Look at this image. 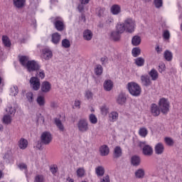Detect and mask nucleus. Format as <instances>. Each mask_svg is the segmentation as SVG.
Wrapping results in <instances>:
<instances>
[{
  "label": "nucleus",
  "mask_w": 182,
  "mask_h": 182,
  "mask_svg": "<svg viewBox=\"0 0 182 182\" xmlns=\"http://www.w3.org/2000/svg\"><path fill=\"white\" fill-rule=\"evenodd\" d=\"M110 38H111V39H112V41H119L120 40V33L119 32H117V31H112L111 33Z\"/></svg>",
  "instance_id": "33"
},
{
  "label": "nucleus",
  "mask_w": 182,
  "mask_h": 182,
  "mask_svg": "<svg viewBox=\"0 0 182 182\" xmlns=\"http://www.w3.org/2000/svg\"><path fill=\"white\" fill-rule=\"evenodd\" d=\"M126 95L123 93H120L117 98V102L118 105H124V103H126Z\"/></svg>",
  "instance_id": "22"
},
{
  "label": "nucleus",
  "mask_w": 182,
  "mask_h": 182,
  "mask_svg": "<svg viewBox=\"0 0 182 182\" xmlns=\"http://www.w3.org/2000/svg\"><path fill=\"white\" fill-rule=\"evenodd\" d=\"M92 38H93V33L92 31L87 29L83 32V39L85 41H92Z\"/></svg>",
  "instance_id": "19"
},
{
  "label": "nucleus",
  "mask_w": 182,
  "mask_h": 182,
  "mask_svg": "<svg viewBox=\"0 0 182 182\" xmlns=\"http://www.w3.org/2000/svg\"><path fill=\"white\" fill-rule=\"evenodd\" d=\"M124 26H125L126 32H128V33H133L134 29H136V22L132 18L125 19Z\"/></svg>",
  "instance_id": "4"
},
{
  "label": "nucleus",
  "mask_w": 182,
  "mask_h": 182,
  "mask_svg": "<svg viewBox=\"0 0 182 182\" xmlns=\"http://www.w3.org/2000/svg\"><path fill=\"white\" fill-rule=\"evenodd\" d=\"M85 173H86V172L85 171V168H79L77 170V177H83V176H85Z\"/></svg>",
  "instance_id": "49"
},
{
  "label": "nucleus",
  "mask_w": 182,
  "mask_h": 182,
  "mask_svg": "<svg viewBox=\"0 0 182 182\" xmlns=\"http://www.w3.org/2000/svg\"><path fill=\"white\" fill-rule=\"evenodd\" d=\"M101 182H110V176L109 175H107L101 179Z\"/></svg>",
  "instance_id": "58"
},
{
  "label": "nucleus",
  "mask_w": 182,
  "mask_h": 182,
  "mask_svg": "<svg viewBox=\"0 0 182 182\" xmlns=\"http://www.w3.org/2000/svg\"><path fill=\"white\" fill-rule=\"evenodd\" d=\"M3 123H4V124H11V123H12V117H11V115H4L3 117Z\"/></svg>",
  "instance_id": "42"
},
{
  "label": "nucleus",
  "mask_w": 182,
  "mask_h": 182,
  "mask_svg": "<svg viewBox=\"0 0 182 182\" xmlns=\"http://www.w3.org/2000/svg\"><path fill=\"white\" fill-rule=\"evenodd\" d=\"M144 169L139 168L135 171V177L136 178H144Z\"/></svg>",
  "instance_id": "32"
},
{
  "label": "nucleus",
  "mask_w": 182,
  "mask_h": 182,
  "mask_svg": "<svg viewBox=\"0 0 182 182\" xmlns=\"http://www.w3.org/2000/svg\"><path fill=\"white\" fill-rule=\"evenodd\" d=\"M99 151H100V156H109L110 149H109V146H107V145H102L100 147Z\"/></svg>",
  "instance_id": "15"
},
{
  "label": "nucleus",
  "mask_w": 182,
  "mask_h": 182,
  "mask_svg": "<svg viewBox=\"0 0 182 182\" xmlns=\"http://www.w3.org/2000/svg\"><path fill=\"white\" fill-rule=\"evenodd\" d=\"M139 134L141 137H146L147 134H149V131H147V128L141 127L139 130Z\"/></svg>",
  "instance_id": "37"
},
{
  "label": "nucleus",
  "mask_w": 182,
  "mask_h": 182,
  "mask_svg": "<svg viewBox=\"0 0 182 182\" xmlns=\"http://www.w3.org/2000/svg\"><path fill=\"white\" fill-rule=\"evenodd\" d=\"M30 84L33 90H39L41 87V81L36 77H32L30 79Z\"/></svg>",
  "instance_id": "9"
},
{
  "label": "nucleus",
  "mask_w": 182,
  "mask_h": 182,
  "mask_svg": "<svg viewBox=\"0 0 182 182\" xmlns=\"http://www.w3.org/2000/svg\"><path fill=\"white\" fill-rule=\"evenodd\" d=\"M160 108L157 106L156 104L151 105V113L153 116H159L160 115Z\"/></svg>",
  "instance_id": "16"
},
{
  "label": "nucleus",
  "mask_w": 182,
  "mask_h": 182,
  "mask_svg": "<svg viewBox=\"0 0 182 182\" xmlns=\"http://www.w3.org/2000/svg\"><path fill=\"white\" fill-rule=\"evenodd\" d=\"M17 166L20 170H26L28 168V166L24 163H20Z\"/></svg>",
  "instance_id": "57"
},
{
  "label": "nucleus",
  "mask_w": 182,
  "mask_h": 182,
  "mask_svg": "<svg viewBox=\"0 0 182 182\" xmlns=\"http://www.w3.org/2000/svg\"><path fill=\"white\" fill-rule=\"evenodd\" d=\"M164 58L167 62H171V60H173V53L168 50H165L164 53Z\"/></svg>",
  "instance_id": "25"
},
{
  "label": "nucleus",
  "mask_w": 182,
  "mask_h": 182,
  "mask_svg": "<svg viewBox=\"0 0 182 182\" xmlns=\"http://www.w3.org/2000/svg\"><path fill=\"white\" fill-rule=\"evenodd\" d=\"M155 50L157 52L158 54L161 53L163 52V48L157 46L156 48H155Z\"/></svg>",
  "instance_id": "61"
},
{
  "label": "nucleus",
  "mask_w": 182,
  "mask_h": 182,
  "mask_svg": "<svg viewBox=\"0 0 182 182\" xmlns=\"http://www.w3.org/2000/svg\"><path fill=\"white\" fill-rule=\"evenodd\" d=\"M141 53V50H140V48L138 47L134 48L132 51V53L134 58H137V56H139Z\"/></svg>",
  "instance_id": "46"
},
{
  "label": "nucleus",
  "mask_w": 182,
  "mask_h": 182,
  "mask_svg": "<svg viewBox=\"0 0 182 182\" xmlns=\"http://www.w3.org/2000/svg\"><path fill=\"white\" fill-rule=\"evenodd\" d=\"M36 102H37L38 105L41 106V107L45 106V103H46L45 97L38 96L37 97Z\"/></svg>",
  "instance_id": "40"
},
{
  "label": "nucleus",
  "mask_w": 182,
  "mask_h": 182,
  "mask_svg": "<svg viewBox=\"0 0 182 182\" xmlns=\"http://www.w3.org/2000/svg\"><path fill=\"white\" fill-rule=\"evenodd\" d=\"M159 109L164 114H167L170 110V102L166 98H161L159 101Z\"/></svg>",
  "instance_id": "3"
},
{
  "label": "nucleus",
  "mask_w": 182,
  "mask_h": 182,
  "mask_svg": "<svg viewBox=\"0 0 182 182\" xmlns=\"http://www.w3.org/2000/svg\"><path fill=\"white\" fill-rule=\"evenodd\" d=\"M34 182H45V177L43 175H36L34 178Z\"/></svg>",
  "instance_id": "47"
},
{
  "label": "nucleus",
  "mask_w": 182,
  "mask_h": 182,
  "mask_svg": "<svg viewBox=\"0 0 182 182\" xmlns=\"http://www.w3.org/2000/svg\"><path fill=\"white\" fill-rule=\"evenodd\" d=\"M122 148H120V146H116L114 149V159H119V157H122Z\"/></svg>",
  "instance_id": "29"
},
{
  "label": "nucleus",
  "mask_w": 182,
  "mask_h": 182,
  "mask_svg": "<svg viewBox=\"0 0 182 182\" xmlns=\"http://www.w3.org/2000/svg\"><path fill=\"white\" fill-rule=\"evenodd\" d=\"M18 147L21 149V150H25V149L28 147V140L23 138L20 139L18 141Z\"/></svg>",
  "instance_id": "24"
},
{
  "label": "nucleus",
  "mask_w": 182,
  "mask_h": 182,
  "mask_svg": "<svg viewBox=\"0 0 182 182\" xmlns=\"http://www.w3.org/2000/svg\"><path fill=\"white\" fill-rule=\"evenodd\" d=\"M50 171H51V173H52V174H53V176H56V173H58V166L56 165L50 166Z\"/></svg>",
  "instance_id": "55"
},
{
  "label": "nucleus",
  "mask_w": 182,
  "mask_h": 182,
  "mask_svg": "<svg viewBox=\"0 0 182 182\" xmlns=\"http://www.w3.org/2000/svg\"><path fill=\"white\" fill-rule=\"evenodd\" d=\"M85 97L87 100H92L93 99V93L91 92L90 90H87L85 92Z\"/></svg>",
  "instance_id": "52"
},
{
  "label": "nucleus",
  "mask_w": 182,
  "mask_h": 182,
  "mask_svg": "<svg viewBox=\"0 0 182 182\" xmlns=\"http://www.w3.org/2000/svg\"><path fill=\"white\" fill-rule=\"evenodd\" d=\"M132 43L134 46H139L141 43V38L139 36H135L132 38Z\"/></svg>",
  "instance_id": "30"
},
{
  "label": "nucleus",
  "mask_w": 182,
  "mask_h": 182,
  "mask_svg": "<svg viewBox=\"0 0 182 182\" xmlns=\"http://www.w3.org/2000/svg\"><path fill=\"white\" fill-rule=\"evenodd\" d=\"M104 90L106 92H110L113 89V82L111 80H106L103 84Z\"/></svg>",
  "instance_id": "17"
},
{
  "label": "nucleus",
  "mask_w": 182,
  "mask_h": 182,
  "mask_svg": "<svg viewBox=\"0 0 182 182\" xmlns=\"http://www.w3.org/2000/svg\"><path fill=\"white\" fill-rule=\"evenodd\" d=\"M144 58L139 57L135 59V64L136 66H144Z\"/></svg>",
  "instance_id": "44"
},
{
  "label": "nucleus",
  "mask_w": 182,
  "mask_h": 182,
  "mask_svg": "<svg viewBox=\"0 0 182 182\" xmlns=\"http://www.w3.org/2000/svg\"><path fill=\"white\" fill-rule=\"evenodd\" d=\"M141 83L142 86H145V87H149V86H151V79L149 75H143L141 76Z\"/></svg>",
  "instance_id": "10"
},
{
  "label": "nucleus",
  "mask_w": 182,
  "mask_h": 182,
  "mask_svg": "<svg viewBox=\"0 0 182 182\" xmlns=\"http://www.w3.org/2000/svg\"><path fill=\"white\" fill-rule=\"evenodd\" d=\"M158 70L160 73H163V72L166 70V65L164 63H161L159 64Z\"/></svg>",
  "instance_id": "53"
},
{
  "label": "nucleus",
  "mask_w": 182,
  "mask_h": 182,
  "mask_svg": "<svg viewBox=\"0 0 182 182\" xmlns=\"http://www.w3.org/2000/svg\"><path fill=\"white\" fill-rule=\"evenodd\" d=\"M95 73L97 76H100L103 73V67L100 65H97L95 68Z\"/></svg>",
  "instance_id": "36"
},
{
  "label": "nucleus",
  "mask_w": 182,
  "mask_h": 182,
  "mask_svg": "<svg viewBox=\"0 0 182 182\" xmlns=\"http://www.w3.org/2000/svg\"><path fill=\"white\" fill-rule=\"evenodd\" d=\"M131 162L133 166H139L140 165V157L138 156H134L131 159Z\"/></svg>",
  "instance_id": "34"
},
{
  "label": "nucleus",
  "mask_w": 182,
  "mask_h": 182,
  "mask_svg": "<svg viewBox=\"0 0 182 182\" xmlns=\"http://www.w3.org/2000/svg\"><path fill=\"white\" fill-rule=\"evenodd\" d=\"M62 38V36L58 33L55 32L51 35V42L54 45H58L60 42V39Z\"/></svg>",
  "instance_id": "14"
},
{
  "label": "nucleus",
  "mask_w": 182,
  "mask_h": 182,
  "mask_svg": "<svg viewBox=\"0 0 182 182\" xmlns=\"http://www.w3.org/2000/svg\"><path fill=\"white\" fill-rule=\"evenodd\" d=\"M101 113L103 116H106L109 113V108L106 105H103L101 107Z\"/></svg>",
  "instance_id": "51"
},
{
  "label": "nucleus",
  "mask_w": 182,
  "mask_h": 182,
  "mask_svg": "<svg viewBox=\"0 0 182 182\" xmlns=\"http://www.w3.org/2000/svg\"><path fill=\"white\" fill-rule=\"evenodd\" d=\"M14 5L16 8L21 9L25 6V4L26 2V0H13Z\"/></svg>",
  "instance_id": "20"
},
{
  "label": "nucleus",
  "mask_w": 182,
  "mask_h": 182,
  "mask_svg": "<svg viewBox=\"0 0 182 182\" xmlns=\"http://www.w3.org/2000/svg\"><path fill=\"white\" fill-rule=\"evenodd\" d=\"M164 141L167 146H174V140L171 137L166 136L164 138Z\"/></svg>",
  "instance_id": "41"
},
{
  "label": "nucleus",
  "mask_w": 182,
  "mask_h": 182,
  "mask_svg": "<svg viewBox=\"0 0 182 182\" xmlns=\"http://www.w3.org/2000/svg\"><path fill=\"white\" fill-rule=\"evenodd\" d=\"M110 11L112 15H119L122 12V9L118 4H114L112 6Z\"/></svg>",
  "instance_id": "18"
},
{
  "label": "nucleus",
  "mask_w": 182,
  "mask_h": 182,
  "mask_svg": "<svg viewBox=\"0 0 182 182\" xmlns=\"http://www.w3.org/2000/svg\"><path fill=\"white\" fill-rule=\"evenodd\" d=\"M6 112L8 114H15V113H16V109H15V107H12L11 105H9L6 108Z\"/></svg>",
  "instance_id": "45"
},
{
  "label": "nucleus",
  "mask_w": 182,
  "mask_h": 182,
  "mask_svg": "<svg viewBox=\"0 0 182 182\" xmlns=\"http://www.w3.org/2000/svg\"><path fill=\"white\" fill-rule=\"evenodd\" d=\"M62 46L63 48H65V49H68V48H70V41L68 39H63L62 41Z\"/></svg>",
  "instance_id": "48"
},
{
  "label": "nucleus",
  "mask_w": 182,
  "mask_h": 182,
  "mask_svg": "<svg viewBox=\"0 0 182 182\" xmlns=\"http://www.w3.org/2000/svg\"><path fill=\"white\" fill-rule=\"evenodd\" d=\"M95 173L98 177H103L105 175V168L103 166H97L95 168Z\"/></svg>",
  "instance_id": "31"
},
{
  "label": "nucleus",
  "mask_w": 182,
  "mask_h": 182,
  "mask_svg": "<svg viewBox=\"0 0 182 182\" xmlns=\"http://www.w3.org/2000/svg\"><path fill=\"white\" fill-rule=\"evenodd\" d=\"M149 75L151 78V80H157V79H159V73L154 68L151 70V72L149 73Z\"/></svg>",
  "instance_id": "27"
},
{
  "label": "nucleus",
  "mask_w": 182,
  "mask_h": 182,
  "mask_svg": "<svg viewBox=\"0 0 182 182\" xmlns=\"http://www.w3.org/2000/svg\"><path fill=\"white\" fill-rule=\"evenodd\" d=\"M79 132L81 133H86L89 130V124L86 119H80L77 123Z\"/></svg>",
  "instance_id": "6"
},
{
  "label": "nucleus",
  "mask_w": 182,
  "mask_h": 182,
  "mask_svg": "<svg viewBox=\"0 0 182 182\" xmlns=\"http://www.w3.org/2000/svg\"><path fill=\"white\" fill-rule=\"evenodd\" d=\"M163 38L166 41H168V39H170V31L168 30L164 31L163 33Z\"/></svg>",
  "instance_id": "54"
},
{
  "label": "nucleus",
  "mask_w": 182,
  "mask_h": 182,
  "mask_svg": "<svg viewBox=\"0 0 182 182\" xmlns=\"http://www.w3.org/2000/svg\"><path fill=\"white\" fill-rule=\"evenodd\" d=\"M52 56H53V53H52V50L48 48L43 49L42 53H41L42 59H44L45 60H49V59H52Z\"/></svg>",
  "instance_id": "11"
},
{
  "label": "nucleus",
  "mask_w": 182,
  "mask_h": 182,
  "mask_svg": "<svg viewBox=\"0 0 182 182\" xmlns=\"http://www.w3.org/2000/svg\"><path fill=\"white\" fill-rule=\"evenodd\" d=\"M89 121L91 124H97V117L94 114H90L89 115Z\"/></svg>",
  "instance_id": "39"
},
{
  "label": "nucleus",
  "mask_w": 182,
  "mask_h": 182,
  "mask_svg": "<svg viewBox=\"0 0 182 182\" xmlns=\"http://www.w3.org/2000/svg\"><path fill=\"white\" fill-rule=\"evenodd\" d=\"M19 90H18V86L13 85L10 89V95L11 96H16L18 95Z\"/></svg>",
  "instance_id": "43"
},
{
  "label": "nucleus",
  "mask_w": 182,
  "mask_h": 182,
  "mask_svg": "<svg viewBox=\"0 0 182 182\" xmlns=\"http://www.w3.org/2000/svg\"><path fill=\"white\" fill-rule=\"evenodd\" d=\"M107 57H102L101 58V62L102 65H105V63H107Z\"/></svg>",
  "instance_id": "63"
},
{
  "label": "nucleus",
  "mask_w": 182,
  "mask_h": 182,
  "mask_svg": "<svg viewBox=\"0 0 182 182\" xmlns=\"http://www.w3.org/2000/svg\"><path fill=\"white\" fill-rule=\"evenodd\" d=\"M26 96L30 103L33 102V93H32V92H27Z\"/></svg>",
  "instance_id": "50"
},
{
  "label": "nucleus",
  "mask_w": 182,
  "mask_h": 182,
  "mask_svg": "<svg viewBox=\"0 0 182 182\" xmlns=\"http://www.w3.org/2000/svg\"><path fill=\"white\" fill-rule=\"evenodd\" d=\"M105 11H106L105 8L100 9L98 11V16H102L103 14H105Z\"/></svg>",
  "instance_id": "60"
},
{
  "label": "nucleus",
  "mask_w": 182,
  "mask_h": 182,
  "mask_svg": "<svg viewBox=\"0 0 182 182\" xmlns=\"http://www.w3.org/2000/svg\"><path fill=\"white\" fill-rule=\"evenodd\" d=\"M26 68L28 72H33L35 70H39V69H41V65H39V63L35 60H30L28 62Z\"/></svg>",
  "instance_id": "7"
},
{
  "label": "nucleus",
  "mask_w": 182,
  "mask_h": 182,
  "mask_svg": "<svg viewBox=\"0 0 182 182\" xmlns=\"http://www.w3.org/2000/svg\"><path fill=\"white\" fill-rule=\"evenodd\" d=\"M50 21L52 23H53L55 29L58 31V32H62L65 30V23L63 22V19L61 17H52Z\"/></svg>",
  "instance_id": "2"
},
{
  "label": "nucleus",
  "mask_w": 182,
  "mask_h": 182,
  "mask_svg": "<svg viewBox=\"0 0 182 182\" xmlns=\"http://www.w3.org/2000/svg\"><path fill=\"white\" fill-rule=\"evenodd\" d=\"M110 122H116L119 119V114L117 112H112L109 114Z\"/></svg>",
  "instance_id": "35"
},
{
  "label": "nucleus",
  "mask_w": 182,
  "mask_h": 182,
  "mask_svg": "<svg viewBox=\"0 0 182 182\" xmlns=\"http://www.w3.org/2000/svg\"><path fill=\"white\" fill-rule=\"evenodd\" d=\"M156 8H161L163 6V0H154Z\"/></svg>",
  "instance_id": "56"
},
{
  "label": "nucleus",
  "mask_w": 182,
  "mask_h": 182,
  "mask_svg": "<svg viewBox=\"0 0 182 182\" xmlns=\"http://www.w3.org/2000/svg\"><path fill=\"white\" fill-rule=\"evenodd\" d=\"M52 134L49 132H44L42 133L41 139V143L45 145H48L52 141Z\"/></svg>",
  "instance_id": "8"
},
{
  "label": "nucleus",
  "mask_w": 182,
  "mask_h": 182,
  "mask_svg": "<svg viewBox=\"0 0 182 182\" xmlns=\"http://www.w3.org/2000/svg\"><path fill=\"white\" fill-rule=\"evenodd\" d=\"M139 146L142 149V153L144 156H152L153 155V147L147 144L146 141L139 142Z\"/></svg>",
  "instance_id": "5"
},
{
  "label": "nucleus",
  "mask_w": 182,
  "mask_h": 182,
  "mask_svg": "<svg viewBox=\"0 0 182 182\" xmlns=\"http://www.w3.org/2000/svg\"><path fill=\"white\" fill-rule=\"evenodd\" d=\"M1 41L4 46H6V48H11V46L12 45V43H11V40L9 39V37L6 36H3Z\"/></svg>",
  "instance_id": "26"
},
{
  "label": "nucleus",
  "mask_w": 182,
  "mask_h": 182,
  "mask_svg": "<svg viewBox=\"0 0 182 182\" xmlns=\"http://www.w3.org/2000/svg\"><path fill=\"white\" fill-rule=\"evenodd\" d=\"M50 89H52V85L49 82L44 81L42 82L41 92H43V93H48V92H50Z\"/></svg>",
  "instance_id": "13"
},
{
  "label": "nucleus",
  "mask_w": 182,
  "mask_h": 182,
  "mask_svg": "<svg viewBox=\"0 0 182 182\" xmlns=\"http://www.w3.org/2000/svg\"><path fill=\"white\" fill-rule=\"evenodd\" d=\"M75 106L77 109H80V100H75Z\"/></svg>",
  "instance_id": "62"
},
{
  "label": "nucleus",
  "mask_w": 182,
  "mask_h": 182,
  "mask_svg": "<svg viewBox=\"0 0 182 182\" xmlns=\"http://www.w3.org/2000/svg\"><path fill=\"white\" fill-rule=\"evenodd\" d=\"M116 31L118 32V33H124V31H126V27L124 26V23H118L116 26Z\"/></svg>",
  "instance_id": "28"
},
{
  "label": "nucleus",
  "mask_w": 182,
  "mask_h": 182,
  "mask_svg": "<svg viewBox=\"0 0 182 182\" xmlns=\"http://www.w3.org/2000/svg\"><path fill=\"white\" fill-rule=\"evenodd\" d=\"M55 124L61 133H63V132H65V126H63V124L62 123V121H60V119L55 118Z\"/></svg>",
  "instance_id": "21"
},
{
  "label": "nucleus",
  "mask_w": 182,
  "mask_h": 182,
  "mask_svg": "<svg viewBox=\"0 0 182 182\" xmlns=\"http://www.w3.org/2000/svg\"><path fill=\"white\" fill-rule=\"evenodd\" d=\"M127 89L132 96H140L141 93V87H140V85L134 82H129L127 84Z\"/></svg>",
  "instance_id": "1"
},
{
  "label": "nucleus",
  "mask_w": 182,
  "mask_h": 182,
  "mask_svg": "<svg viewBox=\"0 0 182 182\" xmlns=\"http://www.w3.org/2000/svg\"><path fill=\"white\" fill-rule=\"evenodd\" d=\"M36 77H40V79H45V71L41 68H38V70H36Z\"/></svg>",
  "instance_id": "38"
},
{
  "label": "nucleus",
  "mask_w": 182,
  "mask_h": 182,
  "mask_svg": "<svg viewBox=\"0 0 182 182\" xmlns=\"http://www.w3.org/2000/svg\"><path fill=\"white\" fill-rule=\"evenodd\" d=\"M90 2V0H80V4H85L87 5Z\"/></svg>",
  "instance_id": "64"
},
{
  "label": "nucleus",
  "mask_w": 182,
  "mask_h": 182,
  "mask_svg": "<svg viewBox=\"0 0 182 182\" xmlns=\"http://www.w3.org/2000/svg\"><path fill=\"white\" fill-rule=\"evenodd\" d=\"M85 5H86V4L80 3V4H78L77 9L80 12H82L83 9H85Z\"/></svg>",
  "instance_id": "59"
},
{
  "label": "nucleus",
  "mask_w": 182,
  "mask_h": 182,
  "mask_svg": "<svg viewBox=\"0 0 182 182\" xmlns=\"http://www.w3.org/2000/svg\"><path fill=\"white\" fill-rule=\"evenodd\" d=\"M154 150L155 154H158L159 156L163 154V153H164V144L159 142L155 145Z\"/></svg>",
  "instance_id": "12"
},
{
  "label": "nucleus",
  "mask_w": 182,
  "mask_h": 182,
  "mask_svg": "<svg viewBox=\"0 0 182 182\" xmlns=\"http://www.w3.org/2000/svg\"><path fill=\"white\" fill-rule=\"evenodd\" d=\"M19 61L23 66H25V68L28 65V62H31V60H29V57L26 55L20 56Z\"/></svg>",
  "instance_id": "23"
}]
</instances>
